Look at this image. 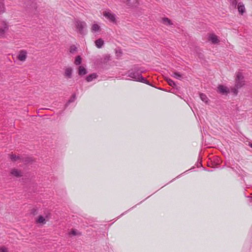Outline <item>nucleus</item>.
Instances as JSON below:
<instances>
[{
	"label": "nucleus",
	"instance_id": "1",
	"mask_svg": "<svg viewBox=\"0 0 252 252\" xmlns=\"http://www.w3.org/2000/svg\"><path fill=\"white\" fill-rule=\"evenodd\" d=\"M143 72L144 71L141 70L140 68L134 65L131 69L128 71L127 76L130 78V80H131L142 82L150 85L149 82L141 75Z\"/></svg>",
	"mask_w": 252,
	"mask_h": 252
},
{
	"label": "nucleus",
	"instance_id": "2",
	"mask_svg": "<svg viewBox=\"0 0 252 252\" xmlns=\"http://www.w3.org/2000/svg\"><path fill=\"white\" fill-rule=\"evenodd\" d=\"M75 27L77 31L81 34L85 35L87 34V24L85 22L76 20L74 22Z\"/></svg>",
	"mask_w": 252,
	"mask_h": 252
},
{
	"label": "nucleus",
	"instance_id": "3",
	"mask_svg": "<svg viewBox=\"0 0 252 252\" xmlns=\"http://www.w3.org/2000/svg\"><path fill=\"white\" fill-rule=\"evenodd\" d=\"M8 30V26L5 21L0 22V38L4 37L5 33Z\"/></svg>",
	"mask_w": 252,
	"mask_h": 252
},
{
	"label": "nucleus",
	"instance_id": "4",
	"mask_svg": "<svg viewBox=\"0 0 252 252\" xmlns=\"http://www.w3.org/2000/svg\"><path fill=\"white\" fill-rule=\"evenodd\" d=\"M103 16L109 20L110 22L113 23H116V15L111 12L110 10L104 11L103 13Z\"/></svg>",
	"mask_w": 252,
	"mask_h": 252
},
{
	"label": "nucleus",
	"instance_id": "5",
	"mask_svg": "<svg viewBox=\"0 0 252 252\" xmlns=\"http://www.w3.org/2000/svg\"><path fill=\"white\" fill-rule=\"evenodd\" d=\"M27 58V52L26 50H21L18 55L17 56V59L21 62H25Z\"/></svg>",
	"mask_w": 252,
	"mask_h": 252
},
{
	"label": "nucleus",
	"instance_id": "6",
	"mask_svg": "<svg viewBox=\"0 0 252 252\" xmlns=\"http://www.w3.org/2000/svg\"><path fill=\"white\" fill-rule=\"evenodd\" d=\"M73 69L71 67H66L64 69V77L66 79H70L72 78Z\"/></svg>",
	"mask_w": 252,
	"mask_h": 252
},
{
	"label": "nucleus",
	"instance_id": "7",
	"mask_svg": "<svg viewBox=\"0 0 252 252\" xmlns=\"http://www.w3.org/2000/svg\"><path fill=\"white\" fill-rule=\"evenodd\" d=\"M218 91L222 94H227L229 92V90L222 85H219L218 87Z\"/></svg>",
	"mask_w": 252,
	"mask_h": 252
},
{
	"label": "nucleus",
	"instance_id": "8",
	"mask_svg": "<svg viewBox=\"0 0 252 252\" xmlns=\"http://www.w3.org/2000/svg\"><path fill=\"white\" fill-rule=\"evenodd\" d=\"M208 40L211 41L213 44H218L220 42L218 36L214 33H212L209 35Z\"/></svg>",
	"mask_w": 252,
	"mask_h": 252
},
{
	"label": "nucleus",
	"instance_id": "9",
	"mask_svg": "<svg viewBox=\"0 0 252 252\" xmlns=\"http://www.w3.org/2000/svg\"><path fill=\"white\" fill-rule=\"evenodd\" d=\"M48 220L49 217L47 215H46L45 217L39 216L36 220V222L42 224H44L46 223V221Z\"/></svg>",
	"mask_w": 252,
	"mask_h": 252
},
{
	"label": "nucleus",
	"instance_id": "10",
	"mask_svg": "<svg viewBox=\"0 0 252 252\" xmlns=\"http://www.w3.org/2000/svg\"><path fill=\"white\" fill-rule=\"evenodd\" d=\"M10 174L16 177H20L22 176V173L17 169L13 168L11 170Z\"/></svg>",
	"mask_w": 252,
	"mask_h": 252
},
{
	"label": "nucleus",
	"instance_id": "11",
	"mask_svg": "<svg viewBox=\"0 0 252 252\" xmlns=\"http://www.w3.org/2000/svg\"><path fill=\"white\" fill-rule=\"evenodd\" d=\"M238 10L239 12L241 14L243 15L244 13L245 12V5L243 4V2H239L238 4Z\"/></svg>",
	"mask_w": 252,
	"mask_h": 252
},
{
	"label": "nucleus",
	"instance_id": "12",
	"mask_svg": "<svg viewBox=\"0 0 252 252\" xmlns=\"http://www.w3.org/2000/svg\"><path fill=\"white\" fill-rule=\"evenodd\" d=\"M78 74L81 76L87 74V72L86 68L83 66H79L78 67Z\"/></svg>",
	"mask_w": 252,
	"mask_h": 252
},
{
	"label": "nucleus",
	"instance_id": "13",
	"mask_svg": "<svg viewBox=\"0 0 252 252\" xmlns=\"http://www.w3.org/2000/svg\"><path fill=\"white\" fill-rule=\"evenodd\" d=\"M171 76L178 80H181L183 78L182 74L177 71H173Z\"/></svg>",
	"mask_w": 252,
	"mask_h": 252
},
{
	"label": "nucleus",
	"instance_id": "14",
	"mask_svg": "<svg viewBox=\"0 0 252 252\" xmlns=\"http://www.w3.org/2000/svg\"><path fill=\"white\" fill-rule=\"evenodd\" d=\"M95 46L98 48H101L104 44V41L101 38H99L95 41Z\"/></svg>",
	"mask_w": 252,
	"mask_h": 252
},
{
	"label": "nucleus",
	"instance_id": "15",
	"mask_svg": "<svg viewBox=\"0 0 252 252\" xmlns=\"http://www.w3.org/2000/svg\"><path fill=\"white\" fill-rule=\"evenodd\" d=\"M124 3H125L128 6H132L134 5L136 2V0H122Z\"/></svg>",
	"mask_w": 252,
	"mask_h": 252
},
{
	"label": "nucleus",
	"instance_id": "16",
	"mask_svg": "<svg viewBox=\"0 0 252 252\" xmlns=\"http://www.w3.org/2000/svg\"><path fill=\"white\" fill-rule=\"evenodd\" d=\"M162 22L163 24L166 26L173 25V23H172L171 21L166 17L162 18Z\"/></svg>",
	"mask_w": 252,
	"mask_h": 252
},
{
	"label": "nucleus",
	"instance_id": "17",
	"mask_svg": "<svg viewBox=\"0 0 252 252\" xmlns=\"http://www.w3.org/2000/svg\"><path fill=\"white\" fill-rule=\"evenodd\" d=\"M97 77V75L96 73H92L89 75H88L86 77V80L87 82H91L93 79H95Z\"/></svg>",
	"mask_w": 252,
	"mask_h": 252
},
{
	"label": "nucleus",
	"instance_id": "18",
	"mask_svg": "<svg viewBox=\"0 0 252 252\" xmlns=\"http://www.w3.org/2000/svg\"><path fill=\"white\" fill-rule=\"evenodd\" d=\"M100 30V26L96 24H94L91 28V31L92 32H97Z\"/></svg>",
	"mask_w": 252,
	"mask_h": 252
},
{
	"label": "nucleus",
	"instance_id": "19",
	"mask_svg": "<svg viewBox=\"0 0 252 252\" xmlns=\"http://www.w3.org/2000/svg\"><path fill=\"white\" fill-rule=\"evenodd\" d=\"M244 85V80H236L235 87L237 88V89L241 88Z\"/></svg>",
	"mask_w": 252,
	"mask_h": 252
},
{
	"label": "nucleus",
	"instance_id": "20",
	"mask_svg": "<svg viewBox=\"0 0 252 252\" xmlns=\"http://www.w3.org/2000/svg\"><path fill=\"white\" fill-rule=\"evenodd\" d=\"M69 234L72 236H81L82 235L81 232L76 229H73L70 231V232L69 233Z\"/></svg>",
	"mask_w": 252,
	"mask_h": 252
},
{
	"label": "nucleus",
	"instance_id": "21",
	"mask_svg": "<svg viewBox=\"0 0 252 252\" xmlns=\"http://www.w3.org/2000/svg\"><path fill=\"white\" fill-rule=\"evenodd\" d=\"M166 81L170 86L173 87H175L176 86V83L172 79L170 78H166Z\"/></svg>",
	"mask_w": 252,
	"mask_h": 252
},
{
	"label": "nucleus",
	"instance_id": "22",
	"mask_svg": "<svg viewBox=\"0 0 252 252\" xmlns=\"http://www.w3.org/2000/svg\"><path fill=\"white\" fill-rule=\"evenodd\" d=\"M76 99V95L75 94H73L71 98L68 100V102L66 103L65 106L66 107L68 106L70 103L73 102Z\"/></svg>",
	"mask_w": 252,
	"mask_h": 252
},
{
	"label": "nucleus",
	"instance_id": "23",
	"mask_svg": "<svg viewBox=\"0 0 252 252\" xmlns=\"http://www.w3.org/2000/svg\"><path fill=\"white\" fill-rule=\"evenodd\" d=\"M200 98L203 102L205 103L208 102V98L205 94L202 93L200 94Z\"/></svg>",
	"mask_w": 252,
	"mask_h": 252
},
{
	"label": "nucleus",
	"instance_id": "24",
	"mask_svg": "<svg viewBox=\"0 0 252 252\" xmlns=\"http://www.w3.org/2000/svg\"><path fill=\"white\" fill-rule=\"evenodd\" d=\"M10 158L11 160L13 161H16L20 159L19 156H17L15 155H10Z\"/></svg>",
	"mask_w": 252,
	"mask_h": 252
},
{
	"label": "nucleus",
	"instance_id": "25",
	"mask_svg": "<svg viewBox=\"0 0 252 252\" xmlns=\"http://www.w3.org/2000/svg\"><path fill=\"white\" fill-rule=\"evenodd\" d=\"M81 63V58L80 56H78L76 57L74 61V63L76 65H79Z\"/></svg>",
	"mask_w": 252,
	"mask_h": 252
},
{
	"label": "nucleus",
	"instance_id": "26",
	"mask_svg": "<svg viewBox=\"0 0 252 252\" xmlns=\"http://www.w3.org/2000/svg\"><path fill=\"white\" fill-rule=\"evenodd\" d=\"M244 77L242 74L240 72H238L236 75V80H243Z\"/></svg>",
	"mask_w": 252,
	"mask_h": 252
},
{
	"label": "nucleus",
	"instance_id": "27",
	"mask_svg": "<svg viewBox=\"0 0 252 252\" xmlns=\"http://www.w3.org/2000/svg\"><path fill=\"white\" fill-rule=\"evenodd\" d=\"M77 51V48L75 45H72L70 47L69 51L71 53L73 54Z\"/></svg>",
	"mask_w": 252,
	"mask_h": 252
},
{
	"label": "nucleus",
	"instance_id": "28",
	"mask_svg": "<svg viewBox=\"0 0 252 252\" xmlns=\"http://www.w3.org/2000/svg\"><path fill=\"white\" fill-rule=\"evenodd\" d=\"M0 252H9L8 249L5 246H2L0 247Z\"/></svg>",
	"mask_w": 252,
	"mask_h": 252
},
{
	"label": "nucleus",
	"instance_id": "29",
	"mask_svg": "<svg viewBox=\"0 0 252 252\" xmlns=\"http://www.w3.org/2000/svg\"><path fill=\"white\" fill-rule=\"evenodd\" d=\"M238 89H237V88L235 86L233 88L231 89V92L233 93L235 95H237L238 94Z\"/></svg>",
	"mask_w": 252,
	"mask_h": 252
},
{
	"label": "nucleus",
	"instance_id": "30",
	"mask_svg": "<svg viewBox=\"0 0 252 252\" xmlns=\"http://www.w3.org/2000/svg\"><path fill=\"white\" fill-rule=\"evenodd\" d=\"M230 3L231 5L235 7L237 5V1L236 0H230Z\"/></svg>",
	"mask_w": 252,
	"mask_h": 252
},
{
	"label": "nucleus",
	"instance_id": "31",
	"mask_svg": "<svg viewBox=\"0 0 252 252\" xmlns=\"http://www.w3.org/2000/svg\"><path fill=\"white\" fill-rule=\"evenodd\" d=\"M1 5H2V7L0 8V11L1 12H4V9L3 4L2 3Z\"/></svg>",
	"mask_w": 252,
	"mask_h": 252
},
{
	"label": "nucleus",
	"instance_id": "32",
	"mask_svg": "<svg viewBox=\"0 0 252 252\" xmlns=\"http://www.w3.org/2000/svg\"><path fill=\"white\" fill-rule=\"evenodd\" d=\"M109 57L106 56V58H105V60H109Z\"/></svg>",
	"mask_w": 252,
	"mask_h": 252
},
{
	"label": "nucleus",
	"instance_id": "33",
	"mask_svg": "<svg viewBox=\"0 0 252 252\" xmlns=\"http://www.w3.org/2000/svg\"><path fill=\"white\" fill-rule=\"evenodd\" d=\"M250 146L252 148V143L250 145Z\"/></svg>",
	"mask_w": 252,
	"mask_h": 252
}]
</instances>
